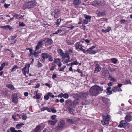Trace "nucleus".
<instances>
[{
  "label": "nucleus",
  "instance_id": "nucleus-1",
  "mask_svg": "<svg viewBox=\"0 0 132 132\" xmlns=\"http://www.w3.org/2000/svg\"><path fill=\"white\" fill-rule=\"evenodd\" d=\"M84 42V41L82 40H80L79 42H77L75 44V49L78 51H82L84 53L89 54H94L97 52L96 51L93 50L95 47V46H91L86 50L83 48L82 47L84 46L81 43H83Z\"/></svg>",
  "mask_w": 132,
  "mask_h": 132
},
{
  "label": "nucleus",
  "instance_id": "nucleus-2",
  "mask_svg": "<svg viewBox=\"0 0 132 132\" xmlns=\"http://www.w3.org/2000/svg\"><path fill=\"white\" fill-rule=\"evenodd\" d=\"M103 88L102 87V88L97 85L93 86L89 90L90 94L92 96L97 95L102 92L103 91Z\"/></svg>",
  "mask_w": 132,
  "mask_h": 132
},
{
  "label": "nucleus",
  "instance_id": "nucleus-3",
  "mask_svg": "<svg viewBox=\"0 0 132 132\" xmlns=\"http://www.w3.org/2000/svg\"><path fill=\"white\" fill-rule=\"evenodd\" d=\"M37 3L36 0H27L25 1L23 5L25 9H32L36 5Z\"/></svg>",
  "mask_w": 132,
  "mask_h": 132
},
{
  "label": "nucleus",
  "instance_id": "nucleus-4",
  "mask_svg": "<svg viewBox=\"0 0 132 132\" xmlns=\"http://www.w3.org/2000/svg\"><path fill=\"white\" fill-rule=\"evenodd\" d=\"M74 96L76 98L75 99L73 102L74 103L75 106L78 103V101L79 99L83 98H86L87 96V93L80 92L74 94Z\"/></svg>",
  "mask_w": 132,
  "mask_h": 132
},
{
  "label": "nucleus",
  "instance_id": "nucleus-5",
  "mask_svg": "<svg viewBox=\"0 0 132 132\" xmlns=\"http://www.w3.org/2000/svg\"><path fill=\"white\" fill-rule=\"evenodd\" d=\"M57 52L62 57V61L64 63H68L69 62L73 61V60L71 59L70 60V57L69 56L67 57L66 55L64 54V53L61 49L57 50Z\"/></svg>",
  "mask_w": 132,
  "mask_h": 132
},
{
  "label": "nucleus",
  "instance_id": "nucleus-6",
  "mask_svg": "<svg viewBox=\"0 0 132 132\" xmlns=\"http://www.w3.org/2000/svg\"><path fill=\"white\" fill-rule=\"evenodd\" d=\"M103 119L101 121V123L103 125H108L109 122L111 121L110 116L106 113H102Z\"/></svg>",
  "mask_w": 132,
  "mask_h": 132
},
{
  "label": "nucleus",
  "instance_id": "nucleus-7",
  "mask_svg": "<svg viewBox=\"0 0 132 132\" xmlns=\"http://www.w3.org/2000/svg\"><path fill=\"white\" fill-rule=\"evenodd\" d=\"M42 56L44 59H48V61H52L53 60V58L52 56L48 53H42Z\"/></svg>",
  "mask_w": 132,
  "mask_h": 132
},
{
  "label": "nucleus",
  "instance_id": "nucleus-8",
  "mask_svg": "<svg viewBox=\"0 0 132 132\" xmlns=\"http://www.w3.org/2000/svg\"><path fill=\"white\" fill-rule=\"evenodd\" d=\"M30 67V64H28L25 65L22 70L24 76L26 75V74H28L29 72V68Z\"/></svg>",
  "mask_w": 132,
  "mask_h": 132
},
{
  "label": "nucleus",
  "instance_id": "nucleus-9",
  "mask_svg": "<svg viewBox=\"0 0 132 132\" xmlns=\"http://www.w3.org/2000/svg\"><path fill=\"white\" fill-rule=\"evenodd\" d=\"M65 124V123L64 121L63 120H61L59 123L56 129L59 130H61L64 127Z\"/></svg>",
  "mask_w": 132,
  "mask_h": 132
},
{
  "label": "nucleus",
  "instance_id": "nucleus-10",
  "mask_svg": "<svg viewBox=\"0 0 132 132\" xmlns=\"http://www.w3.org/2000/svg\"><path fill=\"white\" fill-rule=\"evenodd\" d=\"M102 2L101 0H96L93 2H91V4L94 6H96L97 5H102Z\"/></svg>",
  "mask_w": 132,
  "mask_h": 132
},
{
  "label": "nucleus",
  "instance_id": "nucleus-11",
  "mask_svg": "<svg viewBox=\"0 0 132 132\" xmlns=\"http://www.w3.org/2000/svg\"><path fill=\"white\" fill-rule=\"evenodd\" d=\"M12 101L13 103L15 104L17 103L18 101V96L16 94L14 93L12 96Z\"/></svg>",
  "mask_w": 132,
  "mask_h": 132
},
{
  "label": "nucleus",
  "instance_id": "nucleus-12",
  "mask_svg": "<svg viewBox=\"0 0 132 132\" xmlns=\"http://www.w3.org/2000/svg\"><path fill=\"white\" fill-rule=\"evenodd\" d=\"M67 103V108H73V107L75 106L74 105V103L71 100H67L66 101Z\"/></svg>",
  "mask_w": 132,
  "mask_h": 132
},
{
  "label": "nucleus",
  "instance_id": "nucleus-13",
  "mask_svg": "<svg viewBox=\"0 0 132 132\" xmlns=\"http://www.w3.org/2000/svg\"><path fill=\"white\" fill-rule=\"evenodd\" d=\"M44 42V40H43L42 41L38 42L37 45L35 47L36 50H38L41 47L43 44V42Z\"/></svg>",
  "mask_w": 132,
  "mask_h": 132
},
{
  "label": "nucleus",
  "instance_id": "nucleus-14",
  "mask_svg": "<svg viewBox=\"0 0 132 132\" xmlns=\"http://www.w3.org/2000/svg\"><path fill=\"white\" fill-rule=\"evenodd\" d=\"M77 121V120L76 119V118H75L73 119H68L66 121L69 124H73L75 123Z\"/></svg>",
  "mask_w": 132,
  "mask_h": 132
},
{
  "label": "nucleus",
  "instance_id": "nucleus-15",
  "mask_svg": "<svg viewBox=\"0 0 132 132\" xmlns=\"http://www.w3.org/2000/svg\"><path fill=\"white\" fill-rule=\"evenodd\" d=\"M53 63L55 64L56 63L59 68H60L62 64L59 58L55 59Z\"/></svg>",
  "mask_w": 132,
  "mask_h": 132
},
{
  "label": "nucleus",
  "instance_id": "nucleus-16",
  "mask_svg": "<svg viewBox=\"0 0 132 132\" xmlns=\"http://www.w3.org/2000/svg\"><path fill=\"white\" fill-rule=\"evenodd\" d=\"M81 3L80 0H73V4L76 7H77Z\"/></svg>",
  "mask_w": 132,
  "mask_h": 132
},
{
  "label": "nucleus",
  "instance_id": "nucleus-17",
  "mask_svg": "<svg viewBox=\"0 0 132 132\" xmlns=\"http://www.w3.org/2000/svg\"><path fill=\"white\" fill-rule=\"evenodd\" d=\"M101 70L100 66L98 64H96L95 65V69L94 70V72L96 73L100 72Z\"/></svg>",
  "mask_w": 132,
  "mask_h": 132
},
{
  "label": "nucleus",
  "instance_id": "nucleus-18",
  "mask_svg": "<svg viewBox=\"0 0 132 132\" xmlns=\"http://www.w3.org/2000/svg\"><path fill=\"white\" fill-rule=\"evenodd\" d=\"M44 41H46V43L48 45H50L52 44L53 43V41L51 38H46L44 40Z\"/></svg>",
  "mask_w": 132,
  "mask_h": 132
},
{
  "label": "nucleus",
  "instance_id": "nucleus-19",
  "mask_svg": "<svg viewBox=\"0 0 132 132\" xmlns=\"http://www.w3.org/2000/svg\"><path fill=\"white\" fill-rule=\"evenodd\" d=\"M112 90L113 92H117L122 91L121 88H118L117 87L115 86L113 87L112 89Z\"/></svg>",
  "mask_w": 132,
  "mask_h": 132
},
{
  "label": "nucleus",
  "instance_id": "nucleus-20",
  "mask_svg": "<svg viewBox=\"0 0 132 132\" xmlns=\"http://www.w3.org/2000/svg\"><path fill=\"white\" fill-rule=\"evenodd\" d=\"M126 122V121L122 120L120 122V124L118 125V127L120 128L123 127L124 128V125L125 123Z\"/></svg>",
  "mask_w": 132,
  "mask_h": 132
},
{
  "label": "nucleus",
  "instance_id": "nucleus-21",
  "mask_svg": "<svg viewBox=\"0 0 132 132\" xmlns=\"http://www.w3.org/2000/svg\"><path fill=\"white\" fill-rule=\"evenodd\" d=\"M41 126L40 125H37L33 130V132H39Z\"/></svg>",
  "mask_w": 132,
  "mask_h": 132
},
{
  "label": "nucleus",
  "instance_id": "nucleus-22",
  "mask_svg": "<svg viewBox=\"0 0 132 132\" xmlns=\"http://www.w3.org/2000/svg\"><path fill=\"white\" fill-rule=\"evenodd\" d=\"M73 52V50L71 49H69L67 51V52L64 53V54L66 55L67 57H69V54L71 55Z\"/></svg>",
  "mask_w": 132,
  "mask_h": 132
},
{
  "label": "nucleus",
  "instance_id": "nucleus-23",
  "mask_svg": "<svg viewBox=\"0 0 132 132\" xmlns=\"http://www.w3.org/2000/svg\"><path fill=\"white\" fill-rule=\"evenodd\" d=\"M57 122V120L56 119H55L53 121L52 120H50L48 121V123L52 126L54 125Z\"/></svg>",
  "mask_w": 132,
  "mask_h": 132
},
{
  "label": "nucleus",
  "instance_id": "nucleus-24",
  "mask_svg": "<svg viewBox=\"0 0 132 132\" xmlns=\"http://www.w3.org/2000/svg\"><path fill=\"white\" fill-rule=\"evenodd\" d=\"M102 100L103 102L105 104H107L109 101V100L108 98L104 97H102Z\"/></svg>",
  "mask_w": 132,
  "mask_h": 132
},
{
  "label": "nucleus",
  "instance_id": "nucleus-25",
  "mask_svg": "<svg viewBox=\"0 0 132 132\" xmlns=\"http://www.w3.org/2000/svg\"><path fill=\"white\" fill-rule=\"evenodd\" d=\"M115 65H113V66L112 67H109V71L111 72H113L116 71L117 70H118V69L116 68H114L115 67Z\"/></svg>",
  "mask_w": 132,
  "mask_h": 132
},
{
  "label": "nucleus",
  "instance_id": "nucleus-26",
  "mask_svg": "<svg viewBox=\"0 0 132 132\" xmlns=\"http://www.w3.org/2000/svg\"><path fill=\"white\" fill-rule=\"evenodd\" d=\"M131 116L130 114L127 115L125 118V121L127 122H130L131 121Z\"/></svg>",
  "mask_w": 132,
  "mask_h": 132
},
{
  "label": "nucleus",
  "instance_id": "nucleus-27",
  "mask_svg": "<svg viewBox=\"0 0 132 132\" xmlns=\"http://www.w3.org/2000/svg\"><path fill=\"white\" fill-rule=\"evenodd\" d=\"M6 86L7 87L11 90H14L15 89L14 87L11 84L6 85Z\"/></svg>",
  "mask_w": 132,
  "mask_h": 132
},
{
  "label": "nucleus",
  "instance_id": "nucleus-28",
  "mask_svg": "<svg viewBox=\"0 0 132 132\" xmlns=\"http://www.w3.org/2000/svg\"><path fill=\"white\" fill-rule=\"evenodd\" d=\"M106 15V13L105 11L101 12L99 11L97 13V15L98 16H104Z\"/></svg>",
  "mask_w": 132,
  "mask_h": 132
},
{
  "label": "nucleus",
  "instance_id": "nucleus-29",
  "mask_svg": "<svg viewBox=\"0 0 132 132\" xmlns=\"http://www.w3.org/2000/svg\"><path fill=\"white\" fill-rule=\"evenodd\" d=\"M56 67V65L53 62L51 66L50 70V71H53L55 69V68Z\"/></svg>",
  "mask_w": 132,
  "mask_h": 132
},
{
  "label": "nucleus",
  "instance_id": "nucleus-30",
  "mask_svg": "<svg viewBox=\"0 0 132 132\" xmlns=\"http://www.w3.org/2000/svg\"><path fill=\"white\" fill-rule=\"evenodd\" d=\"M37 50H36V49H35V50L34 52V53L33 54L34 55V56L36 58L38 57L39 53H40V52H39L37 51Z\"/></svg>",
  "mask_w": 132,
  "mask_h": 132
},
{
  "label": "nucleus",
  "instance_id": "nucleus-31",
  "mask_svg": "<svg viewBox=\"0 0 132 132\" xmlns=\"http://www.w3.org/2000/svg\"><path fill=\"white\" fill-rule=\"evenodd\" d=\"M19 68L16 65H14L13 67L12 68L11 72H12L15 71L16 69H18Z\"/></svg>",
  "mask_w": 132,
  "mask_h": 132
},
{
  "label": "nucleus",
  "instance_id": "nucleus-32",
  "mask_svg": "<svg viewBox=\"0 0 132 132\" xmlns=\"http://www.w3.org/2000/svg\"><path fill=\"white\" fill-rule=\"evenodd\" d=\"M68 111H69V113L71 114H74L73 111H74V110L73 109V108H67Z\"/></svg>",
  "mask_w": 132,
  "mask_h": 132
},
{
  "label": "nucleus",
  "instance_id": "nucleus-33",
  "mask_svg": "<svg viewBox=\"0 0 132 132\" xmlns=\"http://www.w3.org/2000/svg\"><path fill=\"white\" fill-rule=\"evenodd\" d=\"M108 79L110 80L113 82L115 81L116 79L113 78L112 76L109 75V76Z\"/></svg>",
  "mask_w": 132,
  "mask_h": 132
},
{
  "label": "nucleus",
  "instance_id": "nucleus-34",
  "mask_svg": "<svg viewBox=\"0 0 132 132\" xmlns=\"http://www.w3.org/2000/svg\"><path fill=\"white\" fill-rule=\"evenodd\" d=\"M22 119L24 120H26L27 118V117L26 116V114L23 113L21 115Z\"/></svg>",
  "mask_w": 132,
  "mask_h": 132
},
{
  "label": "nucleus",
  "instance_id": "nucleus-35",
  "mask_svg": "<svg viewBox=\"0 0 132 132\" xmlns=\"http://www.w3.org/2000/svg\"><path fill=\"white\" fill-rule=\"evenodd\" d=\"M23 125V123L18 124L16 125V127L17 129H20L22 127V125Z\"/></svg>",
  "mask_w": 132,
  "mask_h": 132
},
{
  "label": "nucleus",
  "instance_id": "nucleus-36",
  "mask_svg": "<svg viewBox=\"0 0 132 132\" xmlns=\"http://www.w3.org/2000/svg\"><path fill=\"white\" fill-rule=\"evenodd\" d=\"M67 44L69 45H73V41L72 40H68L67 42Z\"/></svg>",
  "mask_w": 132,
  "mask_h": 132
},
{
  "label": "nucleus",
  "instance_id": "nucleus-37",
  "mask_svg": "<svg viewBox=\"0 0 132 132\" xmlns=\"http://www.w3.org/2000/svg\"><path fill=\"white\" fill-rule=\"evenodd\" d=\"M111 60L112 62L114 64L117 63L118 61L117 59L115 58L111 59Z\"/></svg>",
  "mask_w": 132,
  "mask_h": 132
},
{
  "label": "nucleus",
  "instance_id": "nucleus-38",
  "mask_svg": "<svg viewBox=\"0 0 132 132\" xmlns=\"http://www.w3.org/2000/svg\"><path fill=\"white\" fill-rule=\"evenodd\" d=\"M85 18L87 20L90 19L91 18V16L90 15H87L85 14L84 15Z\"/></svg>",
  "mask_w": 132,
  "mask_h": 132
},
{
  "label": "nucleus",
  "instance_id": "nucleus-39",
  "mask_svg": "<svg viewBox=\"0 0 132 132\" xmlns=\"http://www.w3.org/2000/svg\"><path fill=\"white\" fill-rule=\"evenodd\" d=\"M124 126L125 129L128 128L129 127V124L128 123H127L126 121V122L125 123Z\"/></svg>",
  "mask_w": 132,
  "mask_h": 132
},
{
  "label": "nucleus",
  "instance_id": "nucleus-40",
  "mask_svg": "<svg viewBox=\"0 0 132 132\" xmlns=\"http://www.w3.org/2000/svg\"><path fill=\"white\" fill-rule=\"evenodd\" d=\"M54 11L56 14V15L57 17L59 14L60 12V10L58 9H56Z\"/></svg>",
  "mask_w": 132,
  "mask_h": 132
},
{
  "label": "nucleus",
  "instance_id": "nucleus-41",
  "mask_svg": "<svg viewBox=\"0 0 132 132\" xmlns=\"http://www.w3.org/2000/svg\"><path fill=\"white\" fill-rule=\"evenodd\" d=\"M50 95L47 93L46 95H45L44 96V99L45 100H48L49 98V96Z\"/></svg>",
  "mask_w": 132,
  "mask_h": 132
},
{
  "label": "nucleus",
  "instance_id": "nucleus-42",
  "mask_svg": "<svg viewBox=\"0 0 132 132\" xmlns=\"http://www.w3.org/2000/svg\"><path fill=\"white\" fill-rule=\"evenodd\" d=\"M66 67L65 65H63L62 68H59L58 70L59 71H63L65 68Z\"/></svg>",
  "mask_w": 132,
  "mask_h": 132
},
{
  "label": "nucleus",
  "instance_id": "nucleus-43",
  "mask_svg": "<svg viewBox=\"0 0 132 132\" xmlns=\"http://www.w3.org/2000/svg\"><path fill=\"white\" fill-rule=\"evenodd\" d=\"M61 19L60 18V19H58L57 20L56 22V24L57 26H59L60 24V23L61 21Z\"/></svg>",
  "mask_w": 132,
  "mask_h": 132
},
{
  "label": "nucleus",
  "instance_id": "nucleus-44",
  "mask_svg": "<svg viewBox=\"0 0 132 132\" xmlns=\"http://www.w3.org/2000/svg\"><path fill=\"white\" fill-rule=\"evenodd\" d=\"M53 16V17L54 19H56L57 17L56 16V14L54 12V11L52 12L51 14Z\"/></svg>",
  "mask_w": 132,
  "mask_h": 132
},
{
  "label": "nucleus",
  "instance_id": "nucleus-45",
  "mask_svg": "<svg viewBox=\"0 0 132 132\" xmlns=\"http://www.w3.org/2000/svg\"><path fill=\"white\" fill-rule=\"evenodd\" d=\"M62 30H61V29H59L55 33H54L53 34L54 35L55 34H58L59 33H61L62 32Z\"/></svg>",
  "mask_w": 132,
  "mask_h": 132
},
{
  "label": "nucleus",
  "instance_id": "nucleus-46",
  "mask_svg": "<svg viewBox=\"0 0 132 132\" xmlns=\"http://www.w3.org/2000/svg\"><path fill=\"white\" fill-rule=\"evenodd\" d=\"M72 64L73 65H77L78 64L79 62H78L77 60H76L73 62H72Z\"/></svg>",
  "mask_w": 132,
  "mask_h": 132
},
{
  "label": "nucleus",
  "instance_id": "nucleus-47",
  "mask_svg": "<svg viewBox=\"0 0 132 132\" xmlns=\"http://www.w3.org/2000/svg\"><path fill=\"white\" fill-rule=\"evenodd\" d=\"M57 117V116L56 115H52L51 117V118L54 120L55 119H56L55 118H56Z\"/></svg>",
  "mask_w": 132,
  "mask_h": 132
},
{
  "label": "nucleus",
  "instance_id": "nucleus-48",
  "mask_svg": "<svg viewBox=\"0 0 132 132\" xmlns=\"http://www.w3.org/2000/svg\"><path fill=\"white\" fill-rule=\"evenodd\" d=\"M37 65L38 68H40L43 66L42 64L39 61H38Z\"/></svg>",
  "mask_w": 132,
  "mask_h": 132
},
{
  "label": "nucleus",
  "instance_id": "nucleus-49",
  "mask_svg": "<svg viewBox=\"0 0 132 132\" xmlns=\"http://www.w3.org/2000/svg\"><path fill=\"white\" fill-rule=\"evenodd\" d=\"M17 36V35H15L14 36H11V40L13 41L14 40V39Z\"/></svg>",
  "mask_w": 132,
  "mask_h": 132
},
{
  "label": "nucleus",
  "instance_id": "nucleus-50",
  "mask_svg": "<svg viewBox=\"0 0 132 132\" xmlns=\"http://www.w3.org/2000/svg\"><path fill=\"white\" fill-rule=\"evenodd\" d=\"M19 25L21 27H24L25 26V24L23 22H19Z\"/></svg>",
  "mask_w": 132,
  "mask_h": 132
},
{
  "label": "nucleus",
  "instance_id": "nucleus-51",
  "mask_svg": "<svg viewBox=\"0 0 132 132\" xmlns=\"http://www.w3.org/2000/svg\"><path fill=\"white\" fill-rule=\"evenodd\" d=\"M112 90H107L106 93L108 95H110L112 93Z\"/></svg>",
  "mask_w": 132,
  "mask_h": 132
},
{
  "label": "nucleus",
  "instance_id": "nucleus-52",
  "mask_svg": "<svg viewBox=\"0 0 132 132\" xmlns=\"http://www.w3.org/2000/svg\"><path fill=\"white\" fill-rule=\"evenodd\" d=\"M125 83L126 84H127L131 83L130 81L129 80H125Z\"/></svg>",
  "mask_w": 132,
  "mask_h": 132
},
{
  "label": "nucleus",
  "instance_id": "nucleus-53",
  "mask_svg": "<svg viewBox=\"0 0 132 132\" xmlns=\"http://www.w3.org/2000/svg\"><path fill=\"white\" fill-rule=\"evenodd\" d=\"M33 51L32 49L29 51L30 53L29 54V55L30 56H31L33 55L34 53L33 52Z\"/></svg>",
  "mask_w": 132,
  "mask_h": 132
},
{
  "label": "nucleus",
  "instance_id": "nucleus-54",
  "mask_svg": "<svg viewBox=\"0 0 132 132\" xmlns=\"http://www.w3.org/2000/svg\"><path fill=\"white\" fill-rule=\"evenodd\" d=\"M83 22L85 24H87L88 23V21L87 19H85L83 21Z\"/></svg>",
  "mask_w": 132,
  "mask_h": 132
},
{
  "label": "nucleus",
  "instance_id": "nucleus-55",
  "mask_svg": "<svg viewBox=\"0 0 132 132\" xmlns=\"http://www.w3.org/2000/svg\"><path fill=\"white\" fill-rule=\"evenodd\" d=\"M63 95V97L65 98H68L69 97L68 94L67 93H65Z\"/></svg>",
  "mask_w": 132,
  "mask_h": 132
},
{
  "label": "nucleus",
  "instance_id": "nucleus-56",
  "mask_svg": "<svg viewBox=\"0 0 132 132\" xmlns=\"http://www.w3.org/2000/svg\"><path fill=\"white\" fill-rule=\"evenodd\" d=\"M48 94H49L50 95L49 96H50V97L53 98L54 97V95L52 94V93H51L50 92H48Z\"/></svg>",
  "mask_w": 132,
  "mask_h": 132
},
{
  "label": "nucleus",
  "instance_id": "nucleus-57",
  "mask_svg": "<svg viewBox=\"0 0 132 132\" xmlns=\"http://www.w3.org/2000/svg\"><path fill=\"white\" fill-rule=\"evenodd\" d=\"M63 94L62 93H61L60 94L56 96L55 97H58L62 98L63 97Z\"/></svg>",
  "mask_w": 132,
  "mask_h": 132
},
{
  "label": "nucleus",
  "instance_id": "nucleus-58",
  "mask_svg": "<svg viewBox=\"0 0 132 132\" xmlns=\"http://www.w3.org/2000/svg\"><path fill=\"white\" fill-rule=\"evenodd\" d=\"M10 129L11 132H14V131L16 130L15 129V128L13 127H11Z\"/></svg>",
  "mask_w": 132,
  "mask_h": 132
},
{
  "label": "nucleus",
  "instance_id": "nucleus-59",
  "mask_svg": "<svg viewBox=\"0 0 132 132\" xmlns=\"http://www.w3.org/2000/svg\"><path fill=\"white\" fill-rule=\"evenodd\" d=\"M35 96L36 98L38 99H39L41 97L38 94H36V95Z\"/></svg>",
  "mask_w": 132,
  "mask_h": 132
},
{
  "label": "nucleus",
  "instance_id": "nucleus-60",
  "mask_svg": "<svg viewBox=\"0 0 132 132\" xmlns=\"http://www.w3.org/2000/svg\"><path fill=\"white\" fill-rule=\"evenodd\" d=\"M19 16V15L18 14H15L13 15V17L14 18L16 19L18 18V17Z\"/></svg>",
  "mask_w": 132,
  "mask_h": 132
},
{
  "label": "nucleus",
  "instance_id": "nucleus-61",
  "mask_svg": "<svg viewBox=\"0 0 132 132\" xmlns=\"http://www.w3.org/2000/svg\"><path fill=\"white\" fill-rule=\"evenodd\" d=\"M7 29H9L10 30H11L13 28L10 25H7Z\"/></svg>",
  "mask_w": 132,
  "mask_h": 132
},
{
  "label": "nucleus",
  "instance_id": "nucleus-62",
  "mask_svg": "<svg viewBox=\"0 0 132 132\" xmlns=\"http://www.w3.org/2000/svg\"><path fill=\"white\" fill-rule=\"evenodd\" d=\"M76 71H77L79 73H80L81 74V77L82 76V73L81 70H80V69H78L76 70Z\"/></svg>",
  "mask_w": 132,
  "mask_h": 132
},
{
  "label": "nucleus",
  "instance_id": "nucleus-63",
  "mask_svg": "<svg viewBox=\"0 0 132 132\" xmlns=\"http://www.w3.org/2000/svg\"><path fill=\"white\" fill-rule=\"evenodd\" d=\"M57 77V75H56L55 73H53V74L52 76V78L53 79H54L55 78H56Z\"/></svg>",
  "mask_w": 132,
  "mask_h": 132
},
{
  "label": "nucleus",
  "instance_id": "nucleus-64",
  "mask_svg": "<svg viewBox=\"0 0 132 132\" xmlns=\"http://www.w3.org/2000/svg\"><path fill=\"white\" fill-rule=\"evenodd\" d=\"M10 6V4H7L5 3L4 4V6L5 8H7Z\"/></svg>",
  "mask_w": 132,
  "mask_h": 132
}]
</instances>
